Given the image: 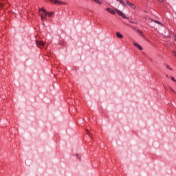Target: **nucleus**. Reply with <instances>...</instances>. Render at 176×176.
Here are the masks:
<instances>
[{
	"instance_id": "obj_15",
	"label": "nucleus",
	"mask_w": 176,
	"mask_h": 176,
	"mask_svg": "<svg viewBox=\"0 0 176 176\" xmlns=\"http://www.w3.org/2000/svg\"><path fill=\"white\" fill-rule=\"evenodd\" d=\"M171 79H172V80H173V82H176V80H175V78H174L173 76L171 77Z\"/></svg>"
},
{
	"instance_id": "obj_6",
	"label": "nucleus",
	"mask_w": 176,
	"mask_h": 176,
	"mask_svg": "<svg viewBox=\"0 0 176 176\" xmlns=\"http://www.w3.org/2000/svg\"><path fill=\"white\" fill-rule=\"evenodd\" d=\"M54 3L55 5H64V3H65L63 1H54Z\"/></svg>"
},
{
	"instance_id": "obj_5",
	"label": "nucleus",
	"mask_w": 176,
	"mask_h": 176,
	"mask_svg": "<svg viewBox=\"0 0 176 176\" xmlns=\"http://www.w3.org/2000/svg\"><path fill=\"white\" fill-rule=\"evenodd\" d=\"M133 46H135V47H138V49L139 50H144V48L142 47H141V45H140L138 43H133Z\"/></svg>"
},
{
	"instance_id": "obj_12",
	"label": "nucleus",
	"mask_w": 176,
	"mask_h": 176,
	"mask_svg": "<svg viewBox=\"0 0 176 176\" xmlns=\"http://www.w3.org/2000/svg\"><path fill=\"white\" fill-rule=\"evenodd\" d=\"M135 31H137L138 32H139V34H142V31L139 30L137 28H135Z\"/></svg>"
},
{
	"instance_id": "obj_13",
	"label": "nucleus",
	"mask_w": 176,
	"mask_h": 176,
	"mask_svg": "<svg viewBox=\"0 0 176 176\" xmlns=\"http://www.w3.org/2000/svg\"><path fill=\"white\" fill-rule=\"evenodd\" d=\"M120 3H121V5H124V1H120Z\"/></svg>"
},
{
	"instance_id": "obj_21",
	"label": "nucleus",
	"mask_w": 176,
	"mask_h": 176,
	"mask_svg": "<svg viewBox=\"0 0 176 176\" xmlns=\"http://www.w3.org/2000/svg\"><path fill=\"white\" fill-rule=\"evenodd\" d=\"M172 91H173V93H175V91H174V90L172 89Z\"/></svg>"
},
{
	"instance_id": "obj_2",
	"label": "nucleus",
	"mask_w": 176,
	"mask_h": 176,
	"mask_svg": "<svg viewBox=\"0 0 176 176\" xmlns=\"http://www.w3.org/2000/svg\"><path fill=\"white\" fill-rule=\"evenodd\" d=\"M116 11L117 12V13H118L119 16H121V17H122V19H127V17H126V15H124V14L122 11L118 9H116Z\"/></svg>"
},
{
	"instance_id": "obj_4",
	"label": "nucleus",
	"mask_w": 176,
	"mask_h": 176,
	"mask_svg": "<svg viewBox=\"0 0 176 176\" xmlns=\"http://www.w3.org/2000/svg\"><path fill=\"white\" fill-rule=\"evenodd\" d=\"M36 43L37 45V46L39 47V46H43V47H45V42L43 41H36Z\"/></svg>"
},
{
	"instance_id": "obj_17",
	"label": "nucleus",
	"mask_w": 176,
	"mask_h": 176,
	"mask_svg": "<svg viewBox=\"0 0 176 176\" xmlns=\"http://www.w3.org/2000/svg\"><path fill=\"white\" fill-rule=\"evenodd\" d=\"M130 23H131V24H135V23L134 21H131Z\"/></svg>"
},
{
	"instance_id": "obj_19",
	"label": "nucleus",
	"mask_w": 176,
	"mask_h": 176,
	"mask_svg": "<svg viewBox=\"0 0 176 176\" xmlns=\"http://www.w3.org/2000/svg\"><path fill=\"white\" fill-rule=\"evenodd\" d=\"M169 69H170V71H173V69H172L171 67H170Z\"/></svg>"
},
{
	"instance_id": "obj_8",
	"label": "nucleus",
	"mask_w": 176,
	"mask_h": 176,
	"mask_svg": "<svg viewBox=\"0 0 176 176\" xmlns=\"http://www.w3.org/2000/svg\"><path fill=\"white\" fill-rule=\"evenodd\" d=\"M46 16L47 15L45 14V16H43L42 14H40L41 19L43 21H45V20H47V17Z\"/></svg>"
},
{
	"instance_id": "obj_23",
	"label": "nucleus",
	"mask_w": 176,
	"mask_h": 176,
	"mask_svg": "<svg viewBox=\"0 0 176 176\" xmlns=\"http://www.w3.org/2000/svg\"><path fill=\"white\" fill-rule=\"evenodd\" d=\"M54 1H57V0H54Z\"/></svg>"
},
{
	"instance_id": "obj_9",
	"label": "nucleus",
	"mask_w": 176,
	"mask_h": 176,
	"mask_svg": "<svg viewBox=\"0 0 176 176\" xmlns=\"http://www.w3.org/2000/svg\"><path fill=\"white\" fill-rule=\"evenodd\" d=\"M116 36H117L118 38H120V39H122V38H123L122 34H120V32H116Z\"/></svg>"
},
{
	"instance_id": "obj_3",
	"label": "nucleus",
	"mask_w": 176,
	"mask_h": 176,
	"mask_svg": "<svg viewBox=\"0 0 176 176\" xmlns=\"http://www.w3.org/2000/svg\"><path fill=\"white\" fill-rule=\"evenodd\" d=\"M105 10H107V12H109V13H111V14H115V13H116L115 10H113L111 8H105Z\"/></svg>"
},
{
	"instance_id": "obj_1",
	"label": "nucleus",
	"mask_w": 176,
	"mask_h": 176,
	"mask_svg": "<svg viewBox=\"0 0 176 176\" xmlns=\"http://www.w3.org/2000/svg\"><path fill=\"white\" fill-rule=\"evenodd\" d=\"M39 12H42L44 13V14L45 16H48V17H53L54 14V12H47V11H46V9L43 8H39Z\"/></svg>"
},
{
	"instance_id": "obj_11",
	"label": "nucleus",
	"mask_w": 176,
	"mask_h": 176,
	"mask_svg": "<svg viewBox=\"0 0 176 176\" xmlns=\"http://www.w3.org/2000/svg\"><path fill=\"white\" fill-rule=\"evenodd\" d=\"M151 23H157V24L162 25V23L159 22V21L151 19Z\"/></svg>"
},
{
	"instance_id": "obj_7",
	"label": "nucleus",
	"mask_w": 176,
	"mask_h": 176,
	"mask_svg": "<svg viewBox=\"0 0 176 176\" xmlns=\"http://www.w3.org/2000/svg\"><path fill=\"white\" fill-rule=\"evenodd\" d=\"M126 5H129V6H131V8H132V9H135V6L133 3H131L129 1H126Z\"/></svg>"
},
{
	"instance_id": "obj_20",
	"label": "nucleus",
	"mask_w": 176,
	"mask_h": 176,
	"mask_svg": "<svg viewBox=\"0 0 176 176\" xmlns=\"http://www.w3.org/2000/svg\"><path fill=\"white\" fill-rule=\"evenodd\" d=\"M166 78H170V76H168V75H166Z\"/></svg>"
},
{
	"instance_id": "obj_14",
	"label": "nucleus",
	"mask_w": 176,
	"mask_h": 176,
	"mask_svg": "<svg viewBox=\"0 0 176 176\" xmlns=\"http://www.w3.org/2000/svg\"><path fill=\"white\" fill-rule=\"evenodd\" d=\"M99 5H102V1H97Z\"/></svg>"
},
{
	"instance_id": "obj_10",
	"label": "nucleus",
	"mask_w": 176,
	"mask_h": 176,
	"mask_svg": "<svg viewBox=\"0 0 176 176\" xmlns=\"http://www.w3.org/2000/svg\"><path fill=\"white\" fill-rule=\"evenodd\" d=\"M73 156H76V157H77V159H79V160L82 159V157L79 154H73Z\"/></svg>"
},
{
	"instance_id": "obj_18",
	"label": "nucleus",
	"mask_w": 176,
	"mask_h": 176,
	"mask_svg": "<svg viewBox=\"0 0 176 176\" xmlns=\"http://www.w3.org/2000/svg\"><path fill=\"white\" fill-rule=\"evenodd\" d=\"M166 67H167V68L170 69V66L169 65H167Z\"/></svg>"
},
{
	"instance_id": "obj_22",
	"label": "nucleus",
	"mask_w": 176,
	"mask_h": 176,
	"mask_svg": "<svg viewBox=\"0 0 176 176\" xmlns=\"http://www.w3.org/2000/svg\"><path fill=\"white\" fill-rule=\"evenodd\" d=\"M87 133H89V130H87Z\"/></svg>"
},
{
	"instance_id": "obj_16",
	"label": "nucleus",
	"mask_w": 176,
	"mask_h": 176,
	"mask_svg": "<svg viewBox=\"0 0 176 176\" xmlns=\"http://www.w3.org/2000/svg\"><path fill=\"white\" fill-rule=\"evenodd\" d=\"M1 8H3V4L0 3V9H1Z\"/></svg>"
}]
</instances>
